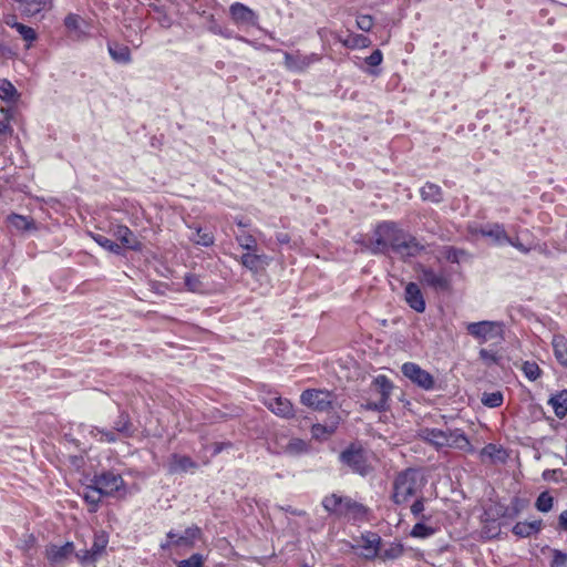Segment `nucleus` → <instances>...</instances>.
<instances>
[{
  "label": "nucleus",
  "instance_id": "obj_22",
  "mask_svg": "<svg viewBox=\"0 0 567 567\" xmlns=\"http://www.w3.org/2000/svg\"><path fill=\"white\" fill-rule=\"evenodd\" d=\"M197 464L186 455L173 454L169 458L168 471L169 473H184L195 470Z\"/></svg>",
  "mask_w": 567,
  "mask_h": 567
},
{
  "label": "nucleus",
  "instance_id": "obj_11",
  "mask_svg": "<svg viewBox=\"0 0 567 567\" xmlns=\"http://www.w3.org/2000/svg\"><path fill=\"white\" fill-rule=\"evenodd\" d=\"M300 402L317 411H328L332 405V393L323 390L308 389L301 393Z\"/></svg>",
  "mask_w": 567,
  "mask_h": 567
},
{
  "label": "nucleus",
  "instance_id": "obj_30",
  "mask_svg": "<svg viewBox=\"0 0 567 567\" xmlns=\"http://www.w3.org/2000/svg\"><path fill=\"white\" fill-rule=\"evenodd\" d=\"M113 430L125 437H130L133 434V425L128 414L122 412L114 421Z\"/></svg>",
  "mask_w": 567,
  "mask_h": 567
},
{
  "label": "nucleus",
  "instance_id": "obj_62",
  "mask_svg": "<svg viewBox=\"0 0 567 567\" xmlns=\"http://www.w3.org/2000/svg\"><path fill=\"white\" fill-rule=\"evenodd\" d=\"M229 446H231V444L229 442L228 443H215L214 450H213V455L219 454L224 449L229 447Z\"/></svg>",
  "mask_w": 567,
  "mask_h": 567
},
{
  "label": "nucleus",
  "instance_id": "obj_6",
  "mask_svg": "<svg viewBox=\"0 0 567 567\" xmlns=\"http://www.w3.org/2000/svg\"><path fill=\"white\" fill-rule=\"evenodd\" d=\"M468 334L475 338L480 343L488 341L501 342L503 340V323L499 321H478L467 323Z\"/></svg>",
  "mask_w": 567,
  "mask_h": 567
},
{
  "label": "nucleus",
  "instance_id": "obj_39",
  "mask_svg": "<svg viewBox=\"0 0 567 567\" xmlns=\"http://www.w3.org/2000/svg\"><path fill=\"white\" fill-rule=\"evenodd\" d=\"M284 452L290 455H300L308 452V444L301 439H291L285 446Z\"/></svg>",
  "mask_w": 567,
  "mask_h": 567
},
{
  "label": "nucleus",
  "instance_id": "obj_41",
  "mask_svg": "<svg viewBox=\"0 0 567 567\" xmlns=\"http://www.w3.org/2000/svg\"><path fill=\"white\" fill-rule=\"evenodd\" d=\"M502 453L503 450L501 447L493 443H489L481 450L480 456L483 462H485L486 460L495 461L501 458Z\"/></svg>",
  "mask_w": 567,
  "mask_h": 567
},
{
  "label": "nucleus",
  "instance_id": "obj_12",
  "mask_svg": "<svg viewBox=\"0 0 567 567\" xmlns=\"http://www.w3.org/2000/svg\"><path fill=\"white\" fill-rule=\"evenodd\" d=\"M401 371L405 378L423 390L429 391L434 388V378L419 364L414 362H406L402 365Z\"/></svg>",
  "mask_w": 567,
  "mask_h": 567
},
{
  "label": "nucleus",
  "instance_id": "obj_54",
  "mask_svg": "<svg viewBox=\"0 0 567 567\" xmlns=\"http://www.w3.org/2000/svg\"><path fill=\"white\" fill-rule=\"evenodd\" d=\"M383 61V54L381 50H374L369 56L365 58V63L370 66H378Z\"/></svg>",
  "mask_w": 567,
  "mask_h": 567
},
{
  "label": "nucleus",
  "instance_id": "obj_45",
  "mask_svg": "<svg viewBox=\"0 0 567 567\" xmlns=\"http://www.w3.org/2000/svg\"><path fill=\"white\" fill-rule=\"evenodd\" d=\"M435 533V529L431 526L425 525L424 523H416L410 535L414 538H427Z\"/></svg>",
  "mask_w": 567,
  "mask_h": 567
},
{
  "label": "nucleus",
  "instance_id": "obj_59",
  "mask_svg": "<svg viewBox=\"0 0 567 567\" xmlns=\"http://www.w3.org/2000/svg\"><path fill=\"white\" fill-rule=\"evenodd\" d=\"M3 22H4L7 25H9V27H11V28H14V29H17V25L21 24L20 22H17V18H16V16H13V14H7V16H4V17H3Z\"/></svg>",
  "mask_w": 567,
  "mask_h": 567
},
{
  "label": "nucleus",
  "instance_id": "obj_4",
  "mask_svg": "<svg viewBox=\"0 0 567 567\" xmlns=\"http://www.w3.org/2000/svg\"><path fill=\"white\" fill-rule=\"evenodd\" d=\"M393 390L391 380L380 374L375 377L370 385V398L361 408L369 411L384 412L389 409V401Z\"/></svg>",
  "mask_w": 567,
  "mask_h": 567
},
{
  "label": "nucleus",
  "instance_id": "obj_44",
  "mask_svg": "<svg viewBox=\"0 0 567 567\" xmlns=\"http://www.w3.org/2000/svg\"><path fill=\"white\" fill-rule=\"evenodd\" d=\"M554 498L548 492H543L536 499L535 506L539 512L547 513L553 508Z\"/></svg>",
  "mask_w": 567,
  "mask_h": 567
},
{
  "label": "nucleus",
  "instance_id": "obj_9",
  "mask_svg": "<svg viewBox=\"0 0 567 567\" xmlns=\"http://www.w3.org/2000/svg\"><path fill=\"white\" fill-rule=\"evenodd\" d=\"M355 545L352 546L354 550H360L359 555L365 560H373L378 558L380 554V546L382 539L377 533L367 532L355 540Z\"/></svg>",
  "mask_w": 567,
  "mask_h": 567
},
{
  "label": "nucleus",
  "instance_id": "obj_61",
  "mask_svg": "<svg viewBox=\"0 0 567 567\" xmlns=\"http://www.w3.org/2000/svg\"><path fill=\"white\" fill-rule=\"evenodd\" d=\"M276 240L280 245H287L290 243V236L287 233H278L276 235Z\"/></svg>",
  "mask_w": 567,
  "mask_h": 567
},
{
  "label": "nucleus",
  "instance_id": "obj_32",
  "mask_svg": "<svg viewBox=\"0 0 567 567\" xmlns=\"http://www.w3.org/2000/svg\"><path fill=\"white\" fill-rule=\"evenodd\" d=\"M403 546L400 543H390L385 547L380 546L378 558L382 560H394L403 555Z\"/></svg>",
  "mask_w": 567,
  "mask_h": 567
},
{
  "label": "nucleus",
  "instance_id": "obj_43",
  "mask_svg": "<svg viewBox=\"0 0 567 567\" xmlns=\"http://www.w3.org/2000/svg\"><path fill=\"white\" fill-rule=\"evenodd\" d=\"M522 371L529 381H536L542 375L539 365L534 361L523 362Z\"/></svg>",
  "mask_w": 567,
  "mask_h": 567
},
{
  "label": "nucleus",
  "instance_id": "obj_58",
  "mask_svg": "<svg viewBox=\"0 0 567 567\" xmlns=\"http://www.w3.org/2000/svg\"><path fill=\"white\" fill-rule=\"evenodd\" d=\"M506 244L515 247L520 252L527 254L529 251V249L526 246H524L518 239H512L509 237V241H506Z\"/></svg>",
  "mask_w": 567,
  "mask_h": 567
},
{
  "label": "nucleus",
  "instance_id": "obj_52",
  "mask_svg": "<svg viewBox=\"0 0 567 567\" xmlns=\"http://www.w3.org/2000/svg\"><path fill=\"white\" fill-rule=\"evenodd\" d=\"M566 565L567 554L559 549H553L551 567H565Z\"/></svg>",
  "mask_w": 567,
  "mask_h": 567
},
{
  "label": "nucleus",
  "instance_id": "obj_31",
  "mask_svg": "<svg viewBox=\"0 0 567 567\" xmlns=\"http://www.w3.org/2000/svg\"><path fill=\"white\" fill-rule=\"evenodd\" d=\"M421 197L423 200L440 203L443 199L442 188L436 184L427 182L421 188Z\"/></svg>",
  "mask_w": 567,
  "mask_h": 567
},
{
  "label": "nucleus",
  "instance_id": "obj_38",
  "mask_svg": "<svg viewBox=\"0 0 567 567\" xmlns=\"http://www.w3.org/2000/svg\"><path fill=\"white\" fill-rule=\"evenodd\" d=\"M504 396L501 391L484 392L481 398L483 405L487 408H498L503 404Z\"/></svg>",
  "mask_w": 567,
  "mask_h": 567
},
{
  "label": "nucleus",
  "instance_id": "obj_21",
  "mask_svg": "<svg viewBox=\"0 0 567 567\" xmlns=\"http://www.w3.org/2000/svg\"><path fill=\"white\" fill-rule=\"evenodd\" d=\"M269 262L265 254H257L256 251H247L241 255L240 264L251 272H258Z\"/></svg>",
  "mask_w": 567,
  "mask_h": 567
},
{
  "label": "nucleus",
  "instance_id": "obj_57",
  "mask_svg": "<svg viewBox=\"0 0 567 567\" xmlns=\"http://www.w3.org/2000/svg\"><path fill=\"white\" fill-rule=\"evenodd\" d=\"M480 358L484 361L496 362V354L487 349L480 350Z\"/></svg>",
  "mask_w": 567,
  "mask_h": 567
},
{
  "label": "nucleus",
  "instance_id": "obj_36",
  "mask_svg": "<svg viewBox=\"0 0 567 567\" xmlns=\"http://www.w3.org/2000/svg\"><path fill=\"white\" fill-rule=\"evenodd\" d=\"M195 235L190 237V240L204 247H209L214 245L215 237L212 231L203 229L202 227H195Z\"/></svg>",
  "mask_w": 567,
  "mask_h": 567
},
{
  "label": "nucleus",
  "instance_id": "obj_34",
  "mask_svg": "<svg viewBox=\"0 0 567 567\" xmlns=\"http://www.w3.org/2000/svg\"><path fill=\"white\" fill-rule=\"evenodd\" d=\"M339 41L348 49H365L371 45V40L363 34H351L347 39Z\"/></svg>",
  "mask_w": 567,
  "mask_h": 567
},
{
  "label": "nucleus",
  "instance_id": "obj_25",
  "mask_svg": "<svg viewBox=\"0 0 567 567\" xmlns=\"http://www.w3.org/2000/svg\"><path fill=\"white\" fill-rule=\"evenodd\" d=\"M84 501L89 504V511L94 513L97 511L99 504L104 496L100 488L94 483H90L83 488L82 492Z\"/></svg>",
  "mask_w": 567,
  "mask_h": 567
},
{
  "label": "nucleus",
  "instance_id": "obj_63",
  "mask_svg": "<svg viewBox=\"0 0 567 567\" xmlns=\"http://www.w3.org/2000/svg\"><path fill=\"white\" fill-rule=\"evenodd\" d=\"M11 131L10 124L7 120L0 121V134L8 133Z\"/></svg>",
  "mask_w": 567,
  "mask_h": 567
},
{
  "label": "nucleus",
  "instance_id": "obj_56",
  "mask_svg": "<svg viewBox=\"0 0 567 567\" xmlns=\"http://www.w3.org/2000/svg\"><path fill=\"white\" fill-rule=\"evenodd\" d=\"M423 511H424V501H423V497H419L411 505V513L413 514V516L419 517Z\"/></svg>",
  "mask_w": 567,
  "mask_h": 567
},
{
  "label": "nucleus",
  "instance_id": "obj_49",
  "mask_svg": "<svg viewBox=\"0 0 567 567\" xmlns=\"http://www.w3.org/2000/svg\"><path fill=\"white\" fill-rule=\"evenodd\" d=\"M204 556L200 554H193L189 558L181 560L177 567H204Z\"/></svg>",
  "mask_w": 567,
  "mask_h": 567
},
{
  "label": "nucleus",
  "instance_id": "obj_53",
  "mask_svg": "<svg viewBox=\"0 0 567 567\" xmlns=\"http://www.w3.org/2000/svg\"><path fill=\"white\" fill-rule=\"evenodd\" d=\"M76 557L82 564H93L99 559L91 548L80 550L76 553Z\"/></svg>",
  "mask_w": 567,
  "mask_h": 567
},
{
  "label": "nucleus",
  "instance_id": "obj_37",
  "mask_svg": "<svg viewBox=\"0 0 567 567\" xmlns=\"http://www.w3.org/2000/svg\"><path fill=\"white\" fill-rule=\"evenodd\" d=\"M91 237L97 245H100L107 251L113 252L115 255H120L122 252L121 246L111 240L110 238L100 234H92Z\"/></svg>",
  "mask_w": 567,
  "mask_h": 567
},
{
  "label": "nucleus",
  "instance_id": "obj_13",
  "mask_svg": "<svg viewBox=\"0 0 567 567\" xmlns=\"http://www.w3.org/2000/svg\"><path fill=\"white\" fill-rule=\"evenodd\" d=\"M340 461L360 475H367L370 466L361 449L350 446L340 454Z\"/></svg>",
  "mask_w": 567,
  "mask_h": 567
},
{
  "label": "nucleus",
  "instance_id": "obj_15",
  "mask_svg": "<svg viewBox=\"0 0 567 567\" xmlns=\"http://www.w3.org/2000/svg\"><path fill=\"white\" fill-rule=\"evenodd\" d=\"M229 13L233 21L238 25H251L258 24L257 13L240 2H235L229 7Z\"/></svg>",
  "mask_w": 567,
  "mask_h": 567
},
{
  "label": "nucleus",
  "instance_id": "obj_16",
  "mask_svg": "<svg viewBox=\"0 0 567 567\" xmlns=\"http://www.w3.org/2000/svg\"><path fill=\"white\" fill-rule=\"evenodd\" d=\"M203 533L202 529L195 525L187 527L182 535L171 530L167 533V538L175 539L174 544L176 547H193L195 542L200 539Z\"/></svg>",
  "mask_w": 567,
  "mask_h": 567
},
{
  "label": "nucleus",
  "instance_id": "obj_17",
  "mask_svg": "<svg viewBox=\"0 0 567 567\" xmlns=\"http://www.w3.org/2000/svg\"><path fill=\"white\" fill-rule=\"evenodd\" d=\"M404 299L406 303L412 308L414 311L422 313L425 311L426 303L425 299L423 297V293L415 282H409L405 286L404 290Z\"/></svg>",
  "mask_w": 567,
  "mask_h": 567
},
{
  "label": "nucleus",
  "instance_id": "obj_48",
  "mask_svg": "<svg viewBox=\"0 0 567 567\" xmlns=\"http://www.w3.org/2000/svg\"><path fill=\"white\" fill-rule=\"evenodd\" d=\"M185 287L188 291L192 292H203L204 291V285L199 278V276L194 274H188L185 276Z\"/></svg>",
  "mask_w": 567,
  "mask_h": 567
},
{
  "label": "nucleus",
  "instance_id": "obj_47",
  "mask_svg": "<svg viewBox=\"0 0 567 567\" xmlns=\"http://www.w3.org/2000/svg\"><path fill=\"white\" fill-rule=\"evenodd\" d=\"M91 433L94 437H97L100 435V441L107 442V443H114L118 440V434L112 429V430H105L100 427H94Z\"/></svg>",
  "mask_w": 567,
  "mask_h": 567
},
{
  "label": "nucleus",
  "instance_id": "obj_2",
  "mask_svg": "<svg viewBox=\"0 0 567 567\" xmlns=\"http://www.w3.org/2000/svg\"><path fill=\"white\" fill-rule=\"evenodd\" d=\"M420 437L436 449L452 447L470 453L474 451L467 436L460 429L441 430L435 427H424L420 431Z\"/></svg>",
  "mask_w": 567,
  "mask_h": 567
},
{
  "label": "nucleus",
  "instance_id": "obj_3",
  "mask_svg": "<svg viewBox=\"0 0 567 567\" xmlns=\"http://www.w3.org/2000/svg\"><path fill=\"white\" fill-rule=\"evenodd\" d=\"M422 483L417 471L408 468L400 472L393 482L392 501L396 505L406 504L421 491Z\"/></svg>",
  "mask_w": 567,
  "mask_h": 567
},
{
  "label": "nucleus",
  "instance_id": "obj_55",
  "mask_svg": "<svg viewBox=\"0 0 567 567\" xmlns=\"http://www.w3.org/2000/svg\"><path fill=\"white\" fill-rule=\"evenodd\" d=\"M203 16L208 21V30L215 34L221 33V27L216 22L214 14L209 13L206 16V12H203Z\"/></svg>",
  "mask_w": 567,
  "mask_h": 567
},
{
  "label": "nucleus",
  "instance_id": "obj_51",
  "mask_svg": "<svg viewBox=\"0 0 567 567\" xmlns=\"http://www.w3.org/2000/svg\"><path fill=\"white\" fill-rule=\"evenodd\" d=\"M16 30L19 32L22 39L29 43L33 42L37 39V33L34 29H32L31 27L21 23L17 25Z\"/></svg>",
  "mask_w": 567,
  "mask_h": 567
},
{
  "label": "nucleus",
  "instance_id": "obj_7",
  "mask_svg": "<svg viewBox=\"0 0 567 567\" xmlns=\"http://www.w3.org/2000/svg\"><path fill=\"white\" fill-rule=\"evenodd\" d=\"M92 483L96 484L104 496H123L126 494L123 477L113 471H105L94 475Z\"/></svg>",
  "mask_w": 567,
  "mask_h": 567
},
{
  "label": "nucleus",
  "instance_id": "obj_14",
  "mask_svg": "<svg viewBox=\"0 0 567 567\" xmlns=\"http://www.w3.org/2000/svg\"><path fill=\"white\" fill-rule=\"evenodd\" d=\"M262 402L272 413L280 417L290 419L295 415L293 406L286 398L268 393L262 398Z\"/></svg>",
  "mask_w": 567,
  "mask_h": 567
},
{
  "label": "nucleus",
  "instance_id": "obj_60",
  "mask_svg": "<svg viewBox=\"0 0 567 567\" xmlns=\"http://www.w3.org/2000/svg\"><path fill=\"white\" fill-rule=\"evenodd\" d=\"M558 526L563 530H567V509L563 511L558 517Z\"/></svg>",
  "mask_w": 567,
  "mask_h": 567
},
{
  "label": "nucleus",
  "instance_id": "obj_50",
  "mask_svg": "<svg viewBox=\"0 0 567 567\" xmlns=\"http://www.w3.org/2000/svg\"><path fill=\"white\" fill-rule=\"evenodd\" d=\"M355 22H357V27L364 32L371 31V29L374 24V20L372 18V16H370V14H358Z\"/></svg>",
  "mask_w": 567,
  "mask_h": 567
},
{
  "label": "nucleus",
  "instance_id": "obj_29",
  "mask_svg": "<svg viewBox=\"0 0 567 567\" xmlns=\"http://www.w3.org/2000/svg\"><path fill=\"white\" fill-rule=\"evenodd\" d=\"M551 343L557 361L567 367V339L561 334L554 336Z\"/></svg>",
  "mask_w": 567,
  "mask_h": 567
},
{
  "label": "nucleus",
  "instance_id": "obj_8",
  "mask_svg": "<svg viewBox=\"0 0 567 567\" xmlns=\"http://www.w3.org/2000/svg\"><path fill=\"white\" fill-rule=\"evenodd\" d=\"M420 282L435 291H446L451 287V280L444 272L420 265L417 267Z\"/></svg>",
  "mask_w": 567,
  "mask_h": 567
},
{
  "label": "nucleus",
  "instance_id": "obj_40",
  "mask_svg": "<svg viewBox=\"0 0 567 567\" xmlns=\"http://www.w3.org/2000/svg\"><path fill=\"white\" fill-rule=\"evenodd\" d=\"M441 255L445 260H447L450 262L458 264L463 259V257L466 255V252L463 249H458V248H455L452 246H445L441 250Z\"/></svg>",
  "mask_w": 567,
  "mask_h": 567
},
{
  "label": "nucleus",
  "instance_id": "obj_23",
  "mask_svg": "<svg viewBox=\"0 0 567 567\" xmlns=\"http://www.w3.org/2000/svg\"><path fill=\"white\" fill-rule=\"evenodd\" d=\"M107 51L112 60L116 63L128 64L132 61L131 50L127 45L115 41H109Z\"/></svg>",
  "mask_w": 567,
  "mask_h": 567
},
{
  "label": "nucleus",
  "instance_id": "obj_64",
  "mask_svg": "<svg viewBox=\"0 0 567 567\" xmlns=\"http://www.w3.org/2000/svg\"><path fill=\"white\" fill-rule=\"evenodd\" d=\"M236 225L239 227V228H243L241 230H245V228L249 227L250 226V221L249 220H243V219H236Z\"/></svg>",
  "mask_w": 567,
  "mask_h": 567
},
{
  "label": "nucleus",
  "instance_id": "obj_18",
  "mask_svg": "<svg viewBox=\"0 0 567 567\" xmlns=\"http://www.w3.org/2000/svg\"><path fill=\"white\" fill-rule=\"evenodd\" d=\"M74 551V544L72 542H66L65 544L59 546L55 544H50L45 548V557L51 564H60L69 558Z\"/></svg>",
  "mask_w": 567,
  "mask_h": 567
},
{
  "label": "nucleus",
  "instance_id": "obj_5",
  "mask_svg": "<svg viewBox=\"0 0 567 567\" xmlns=\"http://www.w3.org/2000/svg\"><path fill=\"white\" fill-rule=\"evenodd\" d=\"M324 509L340 517H359L365 513V507L348 496L331 494L322 501Z\"/></svg>",
  "mask_w": 567,
  "mask_h": 567
},
{
  "label": "nucleus",
  "instance_id": "obj_46",
  "mask_svg": "<svg viewBox=\"0 0 567 567\" xmlns=\"http://www.w3.org/2000/svg\"><path fill=\"white\" fill-rule=\"evenodd\" d=\"M16 94H17V90L10 81H8L6 79L0 80V99L1 100L12 101L14 99Z\"/></svg>",
  "mask_w": 567,
  "mask_h": 567
},
{
  "label": "nucleus",
  "instance_id": "obj_26",
  "mask_svg": "<svg viewBox=\"0 0 567 567\" xmlns=\"http://www.w3.org/2000/svg\"><path fill=\"white\" fill-rule=\"evenodd\" d=\"M548 404L551 405L557 417H565L567 415V390L565 389L553 394L548 400Z\"/></svg>",
  "mask_w": 567,
  "mask_h": 567
},
{
  "label": "nucleus",
  "instance_id": "obj_42",
  "mask_svg": "<svg viewBox=\"0 0 567 567\" xmlns=\"http://www.w3.org/2000/svg\"><path fill=\"white\" fill-rule=\"evenodd\" d=\"M109 544V536L105 532H100L94 535V542L91 547L92 551L97 556L102 555Z\"/></svg>",
  "mask_w": 567,
  "mask_h": 567
},
{
  "label": "nucleus",
  "instance_id": "obj_1",
  "mask_svg": "<svg viewBox=\"0 0 567 567\" xmlns=\"http://www.w3.org/2000/svg\"><path fill=\"white\" fill-rule=\"evenodd\" d=\"M372 254H388L392 250L402 259L419 256L425 246L413 235L393 221H383L374 230V238L365 246Z\"/></svg>",
  "mask_w": 567,
  "mask_h": 567
},
{
  "label": "nucleus",
  "instance_id": "obj_28",
  "mask_svg": "<svg viewBox=\"0 0 567 567\" xmlns=\"http://www.w3.org/2000/svg\"><path fill=\"white\" fill-rule=\"evenodd\" d=\"M8 221L11 227L20 231H29L37 229L34 220L27 216L11 214L8 216Z\"/></svg>",
  "mask_w": 567,
  "mask_h": 567
},
{
  "label": "nucleus",
  "instance_id": "obj_19",
  "mask_svg": "<svg viewBox=\"0 0 567 567\" xmlns=\"http://www.w3.org/2000/svg\"><path fill=\"white\" fill-rule=\"evenodd\" d=\"M114 236L121 244L134 251H141L143 248L142 243L137 239L134 233L125 225H117L114 227Z\"/></svg>",
  "mask_w": 567,
  "mask_h": 567
},
{
  "label": "nucleus",
  "instance_id": "obj_27",
  "mask_svg": "<svg viewBox=\"0 0 567 567\" xmlns=\"http://www.w3.org/2000/svg\"><path fill=\"white\" fill-rule=\"evenodd\" d=\"M542 528V520H533V522H518L513 527V533L518 537H529L533 534H536Z\"/></svg>",
  "mask_w": 567,
  "mask_h": 567
},
{
  "label": "nucleus",
  "instance_id": "obj_10",
  "mask_svg": "<svg viewBox=\"0 0 567 567\" xmlns=\"http://www.w3.org/2000/svg\"><path fill=\"white\" fill-rule=\"evenodd\" d=\"M320 60L321 55L318 53L302 54L300 51H296L295 53L284 52V65L291 72H305L310 65Z\"/></svg>",
  "mask_w": 567,
  "mask_h": 567
},
{
  "label": "nucleus",
  "instance_id": "obj_35",
  "mask_svg": "<svg viewBox=\"0 0 567 567\" xmlns=\"http://www.w3.org/2000/svg\"><path fill=\"white\" fill-rule=\"evenodd\" d=\"M235 238L243 249L247 251H257V239L252 234L246 230H240L235 235Z\"/></svg>",
  "mask_w": 567,
  "mask_h": 567
},
{
  "label": "nucleus",
  "instance_id": "obj_33",
  "mask_svg": "<svg viewBox=\"0 0 567 567\" xmlns=\"http://www.w3.org/2000/svg\"><path fill=\"white\" fill-rule=\"evenodd\" d=\"M338 423L339 417L337 416L330 424H313L311 427V434L317 440H324L334 433Z\"/></svg>",
  "mask_w": 567,
  "mask_h": 567
},
{
  "label": "nucleus",
  "instance_id": "obj_24",
  "mask_svg": "<svg viewBox=\"0 0 567 567\" xmlns=\"http://www.w3.org/2000/svg\"><path fill=\"white\" fill-rule=\"evenodd\" d=\"M481 234L484 237H489L497 245H505L506 241H509V236L507 235L504 226L502 224H492L482 228Z\"/></svg>",
  "mask_w": 567,
  "mask_h": 567
},
{
  "label": "nucleus",
  "instance_id": "obj_20",
  "mask_svg": "<svg viewBox=\"0 0 567 567\" xmlns=\"http://www.w3.org/2000/svg\"><path fill=\"white\" fill-rule=\"evenodd\" d=\"M84 19L75 13H69L64 19V27L74 40H84L86 32L83 29Z\"/></svg>",
  "mask_w": 567,
  "mask_h": 567
}]
</instances>
